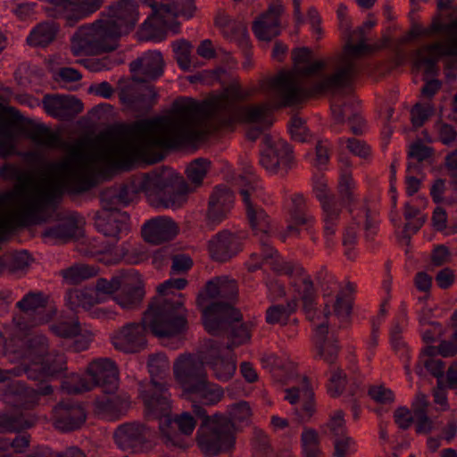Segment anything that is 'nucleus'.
Returning <instances> with one entry per match:
<instances>
[{
    "label": "nucleus",
    "mask_w": 457,
    "mask_h": 457,
    "mask_svg": "<svg viewBox=\"0 0 457 457\" xmlns=\"http://www.w3.org/2000/svg\"><path fill=\"white\" fill-rule=\"evenodd\" d=\"M86 373L95 387L102 388L103 395L96 401L97 415L112 420L114 411V362L109 358L95 359L87 365Z\"/></svg>",
    "instance_id": "f8f14e48"
},
{
    "label": "nucleus",
    "mask_w": 457,
    "mask_h": 457,
    "mask_svg": "<svg viewBox=\"0 0 457 457\" xmlns=\"http://www.w3.org/2000/svg\"><path fill=\"white\" fill-rule=\"evenodd\" d=\"M324 433L334 436L335 438L345 436V426L344 412L340 410L335 411L329 421L323 428Z\"/></svg>",
    "instance_id": "e2e57ef3"
},
{
    "label": "nucleus",
    "mask_w": 457,
    "mask_h": 457,
    "mask_svg": "<svg viewBox=\"0 0 457 457\" xmlns=\"http://www.w3.org/2000/svg\"><path fill=\"white\" fill-rule=\"evenodd\" d=\"M293 150L289 144L279 137L264 135L262 138L259 163L268 172H287L293 162Z\"/></svg>",
    "instance_id": "2eb2a0df"
},
{
    "label": "nucleus",
    "mask_w": 457,
    "mask_h": 457,
    "mask_svg": "<svg viewBox=\"0 0 457 457\" xmlns=\"http://www.w3.org/2000/svg\"><path fill=\"white\" fill-rule=\"evenodd\" d=\"M323 234L326 239L327 247H332L335 244L334 237L337 230L342 212V204L337 199L328 204L321 205Z\"/></svg>",
    "instance_id": "58836bf2"
},
{
    "label": "nucleus",
    "mask_w": 457,
    "mask_h": 457,
    "mask_svg": "<svg viewBox=\"0 0 457 457\" xmlns=\"http://www.w3.org/2000/svg\"><path fill=\"white\" fill-rule=\"evenodd\" d=\"M62 387L68 394H81L95 388L94 383L83 376L73 374L62 381Z\"/></svg>",
    "instance_id": "5fc2aeb1"
},
{
    "label": "nucleus",
    "mask_w": 457,
    "mask_h": 457,
    "mask_svg": "<svg viewBox=\"0 0 457 457\" xmlns=\"http://www.w3.org/2000/svg\"><path fill=\"white\" fill-rule=\"evenodd\" d=\"M146 419L159 420V428L162 435L166 438V443H170L172 445H180V438L176 427L180 433L190 436L196 426V421L193 415L187 411L176 416L174 419L171 418V411L167 417H146Z\"/></svg>",
    "instance_id": "b1692460"
},
{
    "label": "nucleus",
    "mask_w": 457,
    "mask_h": 457,
    "mask_svg": "<svg viewBox=\"0 0 457 457\" xmlns=\"http://www.w3.org/2000/svg\"><path fill=\"white\" fill-rule=\"evenodd\" d=\"M193 413L202 420L196 431V445L207 457H214L234 449L237 427L226 415L214 413L208 415L203 406H193Z\"/></svg>",
    "instance_id": "0eeeda50"
},
{
    "label": "nucleus",
    "mask_w": 457,
    "mask_h": 457,
    "mask_svg": "<svg viewBox=\"0 0 457 457\" xmlns=\"http://www.w3.org/2000/svg\"><path fill=\"white\" fill-rule=\"evenodd\" d=\"M42 195H25L15 198L9 205L16 207L13 212L0 215V242L15 229L18 226L24 225L38 212L44 204L54 198H42Z\"/></svg>",
    "instance_id": "4468645a"
},
{
    "label": "nucleus",
    "mask_w": 457,
    "mask_h": 457,
    "mask_svg": "<svg viewBox=\"0 0 457 457\" xmlns=\"http://www.w3.org/2000/svg\"><path fill=\"white\" fill-rule=\"evenodd\" d=\"M137 5L133 0H120L116 3V29L133 28L137 21Z\"/></svg>",
    "instance_id": "de8ad7c7"
},
{
    "label": "nucleus",
    "mask_w": 457,
    "mask_h": 457,
    "mask_svg": "<svg viewBox=\"0 0 457 457\" xmlns=\"http://www.w3.org/2000/svg\"><path fill=\"white\" fill-rule=\"evenodd\" d=\"M242 238L228 230H221L209 241L208 249L212 260L225 262L242 251Z\"/></svg>",
    "instance_id": "bb28decb"
},
{
    "label": "nucleus",
    "mask_w": 457,
    "mask_h": 457,
    "mask_svg": "<svg viewBox=\"0 0 457 457\" xmlns=\"http://www.w3.org/2000/svg\"><path fill=\"white\" fill-rule=\"evenodd\" d=\"M187 285L185 278H170L157 287L145 310V322L158 336H181L188 328V311L181 290Z\"/></svg>",
    "instance_id": "39448f33"
},
{
    "label": "nucleus",
    "mask_w": 457,
    "mask_h": 457,
    "mask_svg": "<svg viewBox=\"0 0 457 457\" xmlns=\"http://www.w3.org/2000/svg\"><path fill=\"white\" fill-rule=\"evenodd\" d=\"M432 31L408 30L405 35L396 39L384 35L380 39L375 40L366 34V30H345L342 36L345 41L342 51L330 60L337 66L334 73L322 77L309 87H301L296 85L292 72L280 71L275 77L263 80L261 88L271 90L277 95L278 108L291 107L304 99L351 86L361 71V59L386 48L397 54H403L408 45L415 43ZM445 31L447 33L444 37L424 45L416 52L415 66L423 68L425 75L437 74L436 63L441 57H457V30Z\"/></svg>",
    "instance_id": "f03ea898"
},
{
    "label": "nucleus",
    "mask_w": 457,
    "mask_h": 457,
    "mask_svg": "<svg viewBox=\"0 0 457 457\" xmlns=\"http://www.w3.org/2000/svg\"><path fill=\"white\" fill-rule=\"evenodd\" d=\"M262 250L263 259L270 268L279 275H287L295 278L304 273V269L297 262L284 261L278 252L267 240L262 239Z\"/></svg>",
    "instance_id": "f704fd0d"
},
{
    "label": "nucleus",
    "mask_w": 457,
    "mask_h": 457,
    "mask_svg": "<svg viewBox=\"0 0 457 457\" xmlns=\"http://www.w3.org/2000/svg\"><path fill=\"white\" fill-rule=\"evenodd\" d=\"M187 398L192 402V407L195 405H214L223 397L224 392L221 386L212 383L206 377L193 386L189 390L184 393Z\"/></svg>",
    "instance_id": "72a5a7b5"
},
{
    "label": "nucleus",
    "mask_w": 457,
    "mask_h": 457,
    "mask_svg": "<svg viewBox=\"0 0 457 457\" xmlns=\"http://www.w3.org/2000/svg\"><path fill=\"white\" fill-rule=\"evenodd\" d=\"M330 378L327 384V390L331 397L339 396L345 386L346 376L340 369H331Z\"/></svg>",
    "instance_id": "680f3d73"
},
{
    "label": "nucleus",
    "mask_w": 457,
    "mask_h": 457,
    "mask_svg": "<svg viewBox=\"0 0 457 457\" xmlns=\"http://www.w3.org/2000/svg\"><path fill=\"white\" fill-rule=\"evenodd\" d=\"M152 8V14L142 29H176L181 25L179 18L188 20L195 9L194 0H143Z\"/></svg>",
    "instance_id": "9b49d317"
},
{
    "label": "nucleus",
    "mask_w": 457,
    "mask_h": 457,
    "mask_svg": "<svg viewBox=\"0 0 457 457\" xmlns=\"http://www.w3.org/2000/svg\"><path fill=\"white\" fill-rule=\"evenodd\" d=\"M241 314L239 311H235L233 317L228 320V324L220 328L216 332H208L213 336H220L227 333L229 343L227 349L232 351L235 347L241 345L250 339V330L247 324L240 323Z\"/></svg>",
    "instance_id": "c9c22d12"
},
{
    "label": "nucleus",
    "mask_w": 457,
    "mask_h": 457,
    "mask_svg": "<svg viewBox=\"0 0 457 457\" xmlns=\"http://www.w3.org/2000/svg\"><path fill=\"white\" fill-rule=\"evenodd\" d=\"M302 0H293L294 17L297 26H310L318 29L320 25V16L314 7H309L306 17L301 14Z\"/></svg>",
    "instance_id": "864d4df0"
},
{
    "label": "nucleus",
    "mask_w": 457,
    "mask_h": 457,
    "mask_svg": "<svg viewBox=\"0 0 457 457\" xmlns=\"http://www.w3.org/2000/svg\"><path fill=\"white\" fill-rule=\"evenodd\" d=\"M45 112L59 120H71L83 111L82 102L73 96L46 94L42 99Z\"/></svg>",
    "instance_id": "5701e85b"
},
{
    "label": "nucleus",
    "mask_w": 457,
    "mask_h": 457,
    "mask_svg": "<svg viewBox=\"0 0 457 457\" xmlns=\"http://www.w3.org/2000/svg\"><path fill=\"white\" fill-rule=\"evenodd\" d=\"M173 52L179 67L184 71H190L192 66L190 59V45L185 40L174 42Z\"/></svg>",
    "instance_id": "bf43d9fd"
},
{
    "label": "nucleus",
    "mask_w": 457,
    "mask_h": 457,
    "mask_svg": "<svg viewBox=\"0 0 457 457\" xmlns=\"http://www.w3.org/2000/svg\"><path fill=\"white\" fill-rule=\"evenodd\" d=\"M312 343L315 349V358L323 360L328 364H333L339 353V345L337 339L328 337V325L322 321L315 325L313 328Z\"/></svg>",
    "instance_id": "c756f323"
},
{
    "label": "nucleus",
    "mask_w": 457,
    "mask_h": 457,
    "mask_svg": "<svg viewBox=\"0 0 457 457\" xmlns=\"http://www.w3.org/2000/svg\"><path fill=\"white\" fill-rule=\"evenodd\" d=\"M188 191L186 180L170 170L144 173L120 185L116 194V206H128L142 192L154 207L178 209L187 202Z\"/></svg>",
    "instance_id": "20e7f679"
},
{
    "label": "nucleus",
    "mask_w": 457,
    "mask_h": 457,
    "mask_svg": "<svg viewBox=\"0 0 457 457\" xmlns=\"http://www.w3.org/2000/svg\"><path fill=\"white\" fill-rule=\"evenodd\" d=\"M204 359L195 354H180L173 364V373L186 393L200 380L207 377Z\"/></svg>",
    "instance_id": "412c9836"
},
{
    "label": "nucleus",
    "mask_w": 457,
    "mask_h": 457,
    "mask_svg": "<svg viewBox=\"0 0 457 457\" xmlns=\"http://www.w3.org/2000/svg\"><path fill=\"white\" fill-rule=\"evenodd\" d=\"M353 222L347 225L343 232V245L345 255L349 260H355L357 253L355 246L358 243L360 225L363 224L364 236L367 241H373L378 230L379 219L376 211H371L367 204L358 210L349 209Z\"/></svg>",
    "instance_id": "ddd939ff"
},
{
    "label": "nucleus",
    "mask_w": 457,
    "mask_h": 457,
    "mask_svg": "<svg viewBox=\"0 0 457 457\" xmlns=\"http://www.w3.org/2000/svg\"><path fill=\"white\" fill-rule=\"evenodd\" d=\"M122 83L121 80L119 81ZM120 104L126 110L136 112H148L155 103L156 93L152 86L131 80L120 85L118 94Z\"/></svg>",
    "instance_id": "f3484780"
},
{
    "label": "nucleus",
    "mask_w": 457,
    "mask_h": 457,
    "mask_svg": "<svg viewBox=\"0 0 457 457\" xmlns=\"http://www.w3.org/2000/svg\"><path fill=\"white\" fill-rule=\"evenodd\" d=\"M99 273V268L87 263H75L60 270V275L70 285H79L85 280L95 278Z\"/></svg>",
    "instance_id": "a18cd8bd"
},
{
    "label": "nucleus",
    "mask_w": 457,
    "mask_h": 457,
    "mask_svg": "<svg viewBox=\"0 0 457 457\" xmlns=\"http://www.w3.org/2000/svg\"><path fill=\"white\" fill-rule=\"evenodd\" d=\"M26 136L36 145L46 146L48 148L62 147V141L57 132L52 131L45 124H36L29 128Z\"/></svg>",
    "instance_id": "37998d69"
},
{
    "label": "nucleus",
    "mask_w": 457,
    "mask_h": 457,
    "mask_svg": "<svg viewBox=\"0 0 457 457\" xmlns=\"http://www.w3.org/2000/svg\"><path fill=\"white\" fill-rule=\"evenodd\" d=\"M114 49V30H77L71 37L73 55H96Z\"/></svg>",
    "instance_id": "dca6fc26"
},
{
    "label": "nucleus",
    "mask_w": 457,
    "mask_h": 457,
    "mask_svg": "<svg viewBox=\"0 0 457 457\" xmlns=\"http://www.w3.org/2000/svg\"><path fill=\"white\" fill-rule=\"evenodd\" d=\"M237 296V283L228 277H215L205 283L197 295L196 304L202 309L207 332H216L228 324L229 318L237 311L234 307Z\"/></svg>",
    "instance_id": "423d86ee"
},
{
    "label": "nucleus",
    "mask_w": 457,
    "mask_h": 457,
    "mask_svg": "<svg viewBox=\"0 0 457 457\" xmlns=\"http://www.w3.org/2000/svg\"><path fill=\"white\" fill-rule=\"evenodd\" d=\"M9 126H0V156L3 158L12 154L15 149L13 136L8 129Z\"/></svg>",
    "instance_id": "338daca9"
},
{
    "label": "nucleus",
    "mask_w": 457,
    "mask_h": 457,
    "mask_svg": "<svg viewBox=\"0 0 457 457\" xmlns=\"http://www.w3.org/2000/svg\"><path fill=\"white\" fill-rule=\"evenodd\" d=\"M147 367L151 376V386L140 393L145 405V415L167 417L170 411V394L165 381L170 370L169 360L164 353L151 354Z\"/></svg>",
    "instance_id": "1a4fd4ad"
},
{
    "label": "nucleus",
    "mask_w": 457,
    "mask_h": 457,
    "mask_svg": "<svg viewBox=\"0 0 457 457\" xmlns=\"http://www.w3.org/2000/svg\"><path fill=\"white\" fill-rule=\"evenodd\" d=\"M354 182L349 170H345L342 172L338 182V193L341 198L342 205H351L354 201Z\"/></svg>",
    "instance_id": "4d7b16f0"
},
{
    "label": "nucleus",
    "mask_w": 457,
    "mask_h": 457,
    "mask_svg": "<svg viewBox=\"0 0 457 457\" xmlns=\"http://www.w3.org/2000/svg\"><path fill=\"white\" fill-rule=\"evenodd\" d=\"M292 60L294 72L300 78L320 76L328 63L325 60H313L312 51L308 47L294 49Z\"/></svg>",
    "instance_id": "7c9ffc66"
},
{
    "label": "nucleus",
    "mask_w": 457,
    "mask_h": 457,
    "mask_svg": "<svg viewBox=\"0 0 457 457\" xmlns=\"http://www.w3.org/2000/svg\"><path fill=\"white\" fill-rule=\"evenodd\" d=\"M428 29H457V6L452 0H437V15Z\"/></svg>",
    "instance_id": "c03bdc74"
},
{
    "label": "nucleus",
    "mask_w": 457,
    "mask_h": 457,
    "mask_svg": "<svg viewBox=\"0 0 457 457\" xmlns=\"http://www.w3.org/2000/svg\"><path fill=\"white\" fill-rule=\"evenodd\" d=\"M436 347L427 346L419 357L415 367L416 374L420 377L424 376V369H426L433 377L441 378L445 373V364L441 359L436 358Z\"/></svg>",
    "instance_id": "ea45409f"
},
{
    "label": "nucleus",
    "mask_w": 457,
    "mask_h": 457,
    "mask_svg": "<svg viewBox=\"0 0 457 457\" xmlns=\"http://www.w3.org/2000/svg\"><path fill=\"white\" fill-rule=\"evenodd\" d=\"M78 230L79 227L75 222L66 221L47 228L42 233V236L46 238H49L56 242H66L71 238H74L77 235Z\"/></svg>",
    "instance_id": "3c124183"
},
{
    "label": "nucleus",
    "mask_w": 457,
    "mask_h": 457,
    "mask_svg": "<svg viewBox=\"0 0 457 457\" xmlns=\"http://www.w3.org/2000/svg\"><path fill=\"white\" fill-rule=\"evenodd\" d=\"M291 206L289 207V216L291 220L296 225H302L306 229L312 228L316 223L315 216L309 210L306 200L302 194H294L290 197Z\"/></svg>",
    "instance_id": "a19ab883"
},
{
    "label": "nucleus",
    "mask_w": 457,
    "mask_h": 457,
    "mask_svg": "<svg viewBox=\"0 0 457 457\" xmlns=\"http://www.w3.org/2000/svg\"><path fill=\"white\" fill-rule=\"evenodd\" d=\"M65 300L67 306L72 311H89L94 305L101 303L103 299L95 297L90 288H72L67 291Z\"/></svg>",
    "instance_id": "79ce46f5"
},
{
    "label": "nucleus",
    "mask_w": 457,
    "mask_h": 457,
    "mask_svg": "<svg viewBox=\"0 0 457 457\" xmlns=\"http://www.w3.org/2000/svg\"><path fill=\"white\" fill-rule=\"evenodd\" d=\"M312 189L320 206L337 200L336 195L330 192L327 180L322 176L314 179Z\"/></svg>",
    "instance_id": "0e129e2a"
},
{
    "label": "nucleus",
    "mask_w": 457,
    "mask_h": 457,
    "mask_svg": "<svg viewBox=\"0 0 457 457\" xmlns=\"http://www.w3.org/2000/svg\"><path fill=\"white\" fill-rule=\"evenodd\" d=\"M69 158L49 166V179L33 191L28 188L30 176L14 163L0 167V179L16 180L25 195H37L42 198H57L63 193L71 195L87 193L114 174V126L93 138L79 139L69 147Z\"/></svg>",
    "instance_id": "7ed1b4c3"
},
{
    "label": "nucleus",
    "mask_w": 457,
    "mask_h": 457,
    "mask_svg": "<svg viewBox=\"0 0 457 457\" xmlns=\"http://www.w3.org/2000/svg\"><path fill=\"white\" fill-rule=\"evenodd\" d=\"M48 349V340L43 335H35L27 341L21 365L29 379L46 381L66 370L64 355Z\"/></svg>",
    "instance_id": "6e6552de"
},
{
    "label": "nucleus",
    "mask_w": 457,
    "mask_h": 457,
    "mask_svg": "<svg viewBox=\"0 0 457 457\" xmlns=\"http://www.w3.org/2000/svg\"><path fill=\"white\" fill-rule=\"evenodd\" d=\"M142 280L134 270H128L126 276L116 278V303L122 309H138L145 296Z\"/></svg>",
    "instance_id": "aec40b11"
},
{
    "label": "nucleus",
    "mask_w": 457,
    "mask_h": 457,
    "mask_svg": "<svg viewBox=\"0 0 457 457\" xmlns=\"http://www.w3.org/2000/svg\"><path fill=\"white\" fill-rule=\"evenodd\" d=\"M293 286L296 288L301 297L308 319L313 320L316 312L317 291L311 276L304 270L303 275H298L295 278Z\"/></svg>",
    "instance_id": "4c0bfd02"
},
{
    "label": "nucleus",
    "mask_w": 457,
    "mask_h": 457,
    "mask_svg": "<svg viewBox=\"0 0 457 457\" xmlns=\"http://www.w3.org/2000/svg\"><path fill=\"white\" fill-rule=\"evenodd\" d=\"M245 96L239 88L204 101L184 97L173 103L168 115L136 121L129 129V139L121 149L116 140V173L136 162L156 163L162 154L153 152L156 147L176 149L201 137L198 128L218 114L219 129L233 128L237 123H256L270 113L268 104L238 105L236 101ZM121 125L116 123V137Z\"/></svg>",
    "instance_id": "f257e3e1"
},
{
    "label": "nucleus",
    "mask_w": 457,
    "mask_h": 457,
    "mask_svg": "<svg viewBox=\"0 0 457 457\" xmlns=\"http://www.w3.org/2000/svg\"><path fill=\"white\" fill-rule=\"evenodd\" d=\"M284 7L280 4H272L268 10L260 15L253 24L252 29H276L281 26V15Z\"/></svg>",
    "instance_id": "8fccbe9b"
},
{
    "label": "nucleus",
    "mask_w": 457,
    "mask_h": 457,
    "mask_svg": "<svg viewBox=\"0 0 457 457\" xmlns=\"http://www.w3.org/2000/svg\"><path fill=\"white\" fill-rule=\"evenodd\" d=\"M164 61L161 52L149 51L129 63V71L135 81L146 83L163 74Z\"/></svg>",
    "instance_id": "393cba45"
},
{
    "label": "nucleus",
    "mask_w": 457,
    "mask_h": 457,
    "mask_svg": "<svg viewBox=\"0 0 457 457\" xmlns=\"http://www.w3.org/2000/svg\"><path fill=\"white\" fill-rule=\"evenodd\" d=\"M148 430L139 423H125L116 429V445L124 451L142 452L147 443Z\"/></svg>",
    "instance_id": "c85d7f7f"
},
{
    "label": "nucleus",
    "mask_w": 457,
    "mask_h": 457,
    "mask_svg": "<svg viewBox=\"0 0 457 457\" xmlns=\"http://www.w3.org/2000/svg\"><path fill=\"white\" fill-rule=\"evenodd\" d=\"M238 183L242 187L240 195L245 204L249 224L254 235L259 237L260 246H262V239H268V242L270 243L269 216L262 208L253 206L251 202V197H260L262 191V182L252 164L243 166L242 173L238 177Z\"/></svg>",
    "instance_id": "9d476101"
},
{
    "label": "nucleus",
    "mask_w": 457,
    "mask_h": 457,
    "mask_svg": "<svg viewBox=\"0 0 457 457\" xmlns=\"http://www.w3.org/2000/svg\"><path fill=\"white\" fill-rule=\"evenodd\" d=\"M145 311L143 313L140 323H129L122 328L119 336V342H116V349L125 353H136L143 349L146 344L145 332H151L158 338H170L178 336H158L145 320Z\"/></svg>",
    "instance_id": "4be33fe9"
},
{
    "label": "nucleus",
    "mask_w": 457,
    "mask_h": 457,
    "mask_svg": "<svg viewBox=\"0 0 457 457\" xmlns=\"http://www.w3.org/2000/svg\"><path fill=\"white\" fill-rule=\"evenodd\" d=\"M234 203L232 191L224 185L215 187L210 196L209 204H217L225 210H230Z\"/></svg>",
    "instance_id": "13d9d810"
},
{
    "label": "nucleus",
    "mask_w": 457,
    "mask_h": 457,
    "mask_svg": "<svg viewBox=\"0 0 457 457\" xmlns=\"http://www.w3.org/2000/svg\"><path fill=\"white\" fill-rule=\"evenodd\" d=\"M204 363L211 369L213 377L221 382L230 380L237 370V361L232 355H223L213 346L204 356Z\"/></svg>",
    "instance_id": "2f4dec72"
},
{
    "label": "nucleus",
    "mask_w": 457,
    "mask_h": 457,
    "mask_svg": "<svg viewBox=\"0 0 457 457\" xmlns=\"http://www.w3.org/2000/svg\"><path fill=\"white\" fill-rule=\"evenodd\" d=\"M228 413L225 414L236 426V423L248 424L251 421L252 409L249 403L240 401L228 407Z\"/></svg>",
    "instance_id": "6e6d98bb"
},
{
    "label": "nucleus",
    "mask_w": 457,
    "mask_h": 457,
    "mask_svg": "<svg viewBox=\"0 0 457 457\" xmlns=\"http://www.w3.org/2000/svg\"><path fill=\"white\" fill-rule=\"evenodd\" d=\"M211 168V162L205 158H197L192 161L186 170L187 179L194 185V187L187 185L189 187V191L187 195L202 185L204 177Z\"/></svg>",
    "instance_id": "09e8293b"
},
{
    "label": "nucleus",
    "mask_w": 457,
    "mask_h": 457,
    "mask_svg": "<svg viewBox=\"0 0 457 457\" xmlns=\"http://www.w3.org/2000/svg\"><path fill=\"white\" fill-rule=\"evenodd\" d=\"M51 330L58 337L69 338L80 333V325L78 321H60L51 326Z\"/></svg>",
    "instance_id": "69168bd1"
},
{
    "label": "nucleus",
    "mask_w": 457,
    "mask_h": 457,
    "mask_svg": "<svg viewBox=\"0 0 457 457\" xmlns=\"http://www.w3.org/2000/svg\"><path fill=\"white\" fill-rule=\"evenodd\" d=\"M435 108L430 103H417L411 110V120L413 127L420 128L433 115Z\"/></svg>",
    "instance_id": "052dcab7"
},
{
    "label": "nucleus",
    "mask_w": 457,
    "mask_h": 457,
    "mask_svg": "<svg viewBox=\"0 0 457 457\" xmlns=\"http://www.w3.org/2000/svg\"><path fill=\"white\" fill-rule=\"evenodd\" d=\"M87 413L79 403H61L53 411V423L55 428L69 432L79 429L85 423Z\"/></svg>",
    "instance_id": "cd10ccee"
},
{
    "label": "nucleus",
    "mask_w": 457,
    "mask_h": 457,
    "mask_svg": "<svg viewBox=\"0 0 457 457\" xmlns=\"http://www.w3.org/2000/svg\"><path fill=\"white\" fill-rule=\"evenodd\" d=\"M295 303L270 306L266 311V322L271 325L287 323L289 316L295 312Z\"/></svg>",
    "instance_id": "603ef678"
},
{
    "label": "nucleus",
    "mask_w": 457,
    "mask_h": 457,
    "mask_svg": "<svg viewBox=\"0 0 457 457\" xmlns=\"http://www.w3.org/2000/svg\"><path fill=\"white\" fill-rule=\"evenodd\" d=\"M3 391V399L7 404L29 410L38 403L40 395H49L54 390L50 385L33 389L27 387L24 383L19 380H12L4 385Z\"/></svg>",
    "instance_id": "a211bd4d"
},
{
    "label": "nucleus",
    "mask_w": 457,
    "mask_h": 457,
    "mask_svg": "<svg viewBox=\"0 0 457 457\" xmlns=\"http://www.w3.org/2000/svg\"><path fill=\"white\" fill-rule=\"evenodd\" d=\"M179 233L176 222L167 216H157L147 220L141 228L144 240L159 245L172 240Z\"/></svg>",
    "instance_id": "a878e982"
},
{
    "label": "nucleus",
    "mask_w": 457,
    "mask_h": 457,
    "mask_svg": "<svg viewBox=\"0 0 457 457\" xmlns=\"http://www.w3.org/2000/svg\"><path fill=\"white\" fill-rule=\"evenodd\" d=\"M55 30H31L27 37V43L31 46L45 47L54 40Z\"/></svg>",
    "instance_id": "774afa93"
},
{
    "label": "nucleus",
    "mask_w": 457,
    "mask_h": 457,
    "mask_svg": "<svg viewBox=\"0 0 457 457\" xmlns=\"http://www.w3.org/2000/svg\"><path fill=\"white\" fill-rule=\"evenodd\" d=\"M46 303L47 296L43 292L30 291L27 293L15 305L20 311V313L15 314L12 318L16 327L20 330L24 331L41 323L47 322V319L29 318L37 314Z\"/></svg>",
    "instance_id": "6ab92c4d"
},
{
    "label": "nucleus",
    "mask_w": 457,
    "mask_h": 457,
    "mask_svg": "<svg viewBox=\"0 0 457 457\" xmlns=\"http://www.w3.org/2000/svg\"><path fill=\"white\" fill-rule=\"evenodd\" d=\"M104 0H66L63 12L60 15L65 21L64 27H73L79 21L98 11Z\"/></svg>",
    "instance_id": "473e14b6"
},
{
    "label": "nucleus",
    "mask_w": 457,
    "mask_h": 457,
    "mask_svg": "<svg viewBox=\"0 0 457 457\" xmlns=\"http://www.w3.org/2000/svg\"><path fill=\"white\" fill-rule=\"evenodd\" d=\"M35 424V419L26 418L22 414L0 412V433H12L29 428Z\"/></svg>",
    "instance_id": "49530a36"
},
{
    "label": "nucleus",
    "mask_w": 457,
    "mask_h": 457,
    "mask_svg": "<svg viewBox=\"0 0 457 457\" xmlns=\"http://www.w3.org/2000/svg\"><path fill=\"white\" fill-rule=\"evenodd\" d=\"M101 210L96 212L95 224L97 230L106 237L114 233V190L108 188L100 195Z\"/></svg>",
    "instance_id": "e433bc0d"
}]
</instances>
